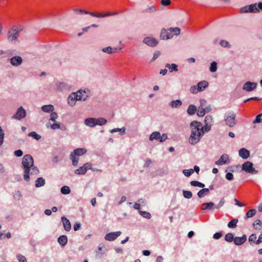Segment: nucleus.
Segmentation results:
<instances>
[{
    "mask_svg": "<svg viewBox=\"0 0 262 262\" xmlns=\"http://www.w3.org/2000/svg\"><path fill=\"white\" fill-rule=\"evenodd\" d=\"M21 163L24 171V178L25 181L27 182L30 181V175H35L39 173L38 169L34 165V160L31 155H25Z\"/></svg>",
    "mask_w": 262,
    "mask_h": 262,
    "instance_id": "1",
    "label": "nucleus"
},
{
    "mask_svg": "<svg viewBox=\"0 0 262 262\" xmlns=\"http://www.w3.org/2000/svg\"><path fill=\"white\" fill-rule=\"evenodd\" d=\"M190 127L191 133L189 138V143L191 145H195L200 141L204 135V132L202 130V124L199 121H193L190 123Z\"/></svg>",
    "mask_w": 262,
    "mask_h": 262,
    "instance_id": "2",
    "label": "nucleus"
},
{
    "mask_svg": "<svg viewBox=\"0 0 262 262\" xmlns=\"http://www.w3.org/2000/svg\"><path fill=\"white\" fill-rule=\"evenodd\" d=\"M22 29L14 27L11 28L7 33L8 40L13 43H16L19 42L18 37Z\"/></svg>",
    "mask_w": 262,
    "mask_h": 262,
    "instance_id": "3",
    "label": "nucleus"
},
{
    "mask_svg": "<svg viewBox=\"0 0 262 262\" xmlns=\"http://www.w3.org/2000/svg\"><path fill=\"white\" fill-rule=\"evenodd\" d=\"M236 115L233 112H228L225 114L226 124L229 127H233L236 124Z\"/></svg>",
    "mask_w": 262,
    "mask_h": 262,
    "instance_id": "4",
    "label": "nucleus"
},
{
    "mask_svg": "<svg viewBox=\"0 0 262 262\" xmlns=\"http://www.w3.org/2000/svg\"><path fill=\"white\" fill-rule=\"evenodd\" d=\"M241 13H258L259 12L258 9L257 7L256 4H252L249 5L245 6L242 7L240 9Z\"/></svg>",
    "mask_w": 262,
    "mask_h": 262,
    "instance_id": "5",
    "label": "nucleus"
},
{
    "mask_svg": "<svg viewBox=\"0 0 262 262\" xmlns=\"http://www.w3.org/2000/svg\"><path fill=\"white\" fill-rule=\"evenodd\" d=\"M253 164L250 161H247L242 165V170L245 171L246 172L251 174H256L258 171L253 167Z\"/></svg>",
    "mask_w": 262,
    "mask_h": 262,
    "instance_id": "6",
    "label": "nucleus"
},
{
    "mask_svg": "<svg viewBox=\"0 0 262 262\" xmlns=\"http://www.w3.org/2000/svg\"><path fill=\"white\" fill-rule=\"evenodd\" d=\"M26 116V112L25 109L22 107H19L16 111L15 114L12 117L13 119L21 120L24 118Z\"/></svg>",
    "mask_w": 262,
    "mask_h": 262,
    "instance_id": "7",
    "label": "nucleus"
},
{
    "mask_svg": "<svg viewBox=\"0 0 262 262\" xmlns=\"http://www.w3.org/2000/svg\"><path fill=\"white\" fill-rule=\"evenodd\" d=\"M75 94L77 100L85 101L89 97L88 93L85 91L79 90Z\"/></svg>",
    "mask_w": 262,
    "mask_h": 262,
    "instance_id": "8",
    "label": "nucleus"
},
{
    "mask_svg": "<svg viewBox=\"0 0 262 262\" xmlns=\"http://www.w3.org/2000/svg\"><path fill=\"white\" fill-rule=\"evenodd\" d=\"M230 163L229 155L227 154H223L220 158L215 162L217 165H223L224 164H228Z\"/></svg>",
    "mask_w": 262,
    "mask_h": 262,
    "instance_id": "9",
    "label": "nucleus"
},
{
    "mask_svg": "<svg viewBox=\"0 0 262 262\" xmlns=\"http://www.w3.org/2000/svg\"><path fill=\"white\" fill-rule=\"evenodd\" d=\"M257 83L247 81L243 86V89L247 92L252 91L256 89Z\"/></svg>",
    "mask_w": 262,
    "mask_h": 262,
    "instance_id": "10",
    "label": "nucleus"
},
{
    "mask_svg": "<svg viewBox=\"0 0 262 262\" xmlns=\"http://www.w3.org/2000/svg\"><path fill=\"white\" fill-rule=\"evenodd\" d=\"M121 234L120 231L110 232L107 233L105 236V239L106 241H112L117 238Z\"/></svg>",
    "mask_w": 262,
    "mask_h": 262,
    "instance_id": "11",
    "label": "nucleus"
},
{
    "mask_svg": "<svg viewBox=\"0 0 262 262\" xmlns=\"http://www.w3.org/2000/svg\"><path fill=\"white\" fill-rule=\"evenodd\" d=\"M143 42L150 47H155L158 44V41L155 38L150 37H145Z\"/></svg>",
    "mask_w": 262,
    "mask_h": 262,
    "instance_id": "12",
    "label": "nucleus"
},
{
    "mask_svg": "<svg viewBox=\"0 0 262 262\" xmlns=\"http://www.w3.org/2000/svg\"><path fill=\"white\" fill-rule=\"evenodd\" d=\"M23 62V59L19 56H15L10 59V63L14 67H18Z\"/></svg>",
    "mask_w": 262,
    "mask_h": 262,
    "instance_id": "13",
    "label": "nucleus"
},
{
    "mask_svg": "<svg viewBox=\"0 0 262 262\" xmlns=\"http://www.w3.org/2000/svg\"><path fill=\"white\" fill-rule=\"evenodd\" d=\"M160 37L161 39H168L171 38L173 37V35L169 32L168 30H166L165 29L163 28L161 30Z\"/></svg>",
    "mask_w": 262,
    "mask_h": 262,
    "instance_id": "14",
    "label": "nucleus"
},
{
    "mask_svg": "<svg viewBox=\"0 0 262 262\" xmlns=\"http://www.w3.org/2000/svg\"><path fill=\"white\" fill-rule=\"evenodd\" d=\"M61 221L64 230L67 231H69L71 229V225L69 220L65 216H62L61 217Z\"/></svg>",
    "mask_w": 262,
    "mask_h": 262,
    "instance_id": "15",
    "label": "nucleus"
},
{
    "mask_svg": "<svg viewBox=\"0 0 262 262\" xmlns=\"http://www.w3.org/2000/svg\"><path fill=\"white\" fill-rule=\"evenodd\" d=\"M85 14H90L91 15L94 16V17H98V18H100V17H106V16H111V15H117L118 14V13L117 12H114V13H105V14H95L94 13H93V12H85Z\"/></svg>",
    "mask_w": 262,
    "mask_h": 262,
    "instance_id": "16",
    "label": "nucleus"
},
{
    "mask_svg": "<svg viewBox=\"0 0 262 262\" xmlns=\"http://www.w3.org/2000/svg\"><path fill=\"white\" fill-rule=\"evenodd\" d=\"M247 240V237L245 235L242 237H235L234 239V243L235 245L239 246L244 244Z\"/></svg>",
    "mask_w": 262,
    "mask_h": 262,
    "instance_id": "17",
    "label": "nucleus"
},
{
    "mask_svg": "<svg viewBox=\"0 0 262 262\" xmlns=\"http://www.w3.org/2000/svg\"><path fill=\"white\" fill-rule=\"evenodd\" d=\"M239 155L243 159H247L250 156V151L245 148H242L239 150Z\"/></svg>",
    "mask_w": 262,
    "mask_h": 262,
    "instance_id": "18",
    "label": "nucleus"
},
{
    "mask_svg": "<svg viewBox=\"0 0 262 262\" xmlns=\"http://www.w3.org/2000/svg\"><path fill=\"white\" fill-rule=\"evenodd\" d=\"M76 96L75 93H72L70 94L68 98V104L72 106H73L75 105L76 101H77V99H76Z\"/></svg>",
    "mask_w": 262,
    "mask_h": 262,
    "instance_id": "19",
    "label": "nucleus"
},
{
    "mask_svg": "<svg viewBox=\"0 0 262 262\" xmlns=\"http://www.w3.org/2000/svg\"><path fill=\"white\" fill-rule=\"evenodd\" d=\"M96 121L95 118H88L84 120V123L90 127H93L96 125Z\"/></svg>",
    "mask_w": 262,
    "mask_h": 262,
    "instance_id": "20",
    "label": "nucleus"
},
{
    "mask_svg": "<svg viewBox=\"0 0 262 262\" xmlns=\"http://www.w3.org/2000/svg\"><path fill=\"white\" fill-rule=\"evenodd\" d=\"M208 82L206 80L200 81L198 83L197 85L199 89L198 90L200 91V92L203 91L208 86Z\"/></svg>",
    "mask_w": 262,
    "mask_h": 262,
    "instance_id": "21",
    "label": "nucleus"
},
{
    "mask_svg": "<svg viewBox=\"0 0 262 262\" xmlns=\"http://www.w3.org/2000/svg\"><path fill=\"white\" fill-rule=\"evenodd\" d=\"M58 243L62 246L64 247L68 243V237L66 235H61L58 238Z\"/></svg>",
    "mask_w": 262,
    "mask_h": 262,
    "instance_id": "22",
    "label": "nucleus"
},
{
    "mask_svg": "<svg viewBox=\"0 0 262 262\" xmlns=\"http://www.w3.org/2000/svg\"><path fill=\"white\" fill-rule=\"evenodd\" d=\"M71 86L66 82H60L57 86V89L59 91L69 90Z\"/></svg>",
    "mask_w": 262,
    "mask_h": 262,
    "instance_id": "23",
    "label": "nucleus"
},
{
    "mask_svg": "<svg viewBox=\"0 0 262 262\" xmlns=\"http://www.w3.org/2000/svg\"><path fill=\"white\" fill-rule=\"evenodd\" d=\"M90 165V163H85L83 166L75 170V172L77 174H83L86 172V166Z\"/></svg>",
    "mask_w": 262,
    "mask_h": 262,
    "instance_id": "24",
    "label": "nucleus"
},
{
    "mask_svg": "<svg viewBox=\"0 0 262 262\" xmlns=\"http://www.w3.org/2000/svg\"><path fill=\"white\" fill-rule=\"evenodd\" d=\"M86 152V150L85 148H80L75 149L72 153H73L75 156H80L84 155Z\"/></svg>",
    "mask_w": 262,
    "mask_h": 262,
    "instance_id": "25",
    "label": "nucleus"
},
{
    "mask_svg": "<svg viewBox=\"0 0 262 262\" xmlns=\"http://www.w3.org/2000/svg\"><path fill=\"white\" fill-rule=\"evenodd\" d=\"M209 193V189L208 188H203L200 190L198 192V196L199 198H202L204 197L206 195L208 194Z\"/></svg>",
    "mask_w": 262,
    "mask_h": 262,
    "instance_id": "26",
    "label": "nucleus"
},
{
    "mask_svg": "<svg viewBox=\"0 0 262 262\" xmlns=\"http://www.w3.org/2000/svg\"><path fill=\"white\" fill-rule=\"evenodd\" d=\"M117 48H112L111 47H107L102 49V51L108 54H113L117 52Z\"/></svg>",
    "mask_w": 262,
    "mask_h": 262,
    "instance_id": "27",
    "label": "nucleus"
},
{
    "mask_svg": "<svg viewBox=\"0 0 262 262\" xmlns=\"http://www.w3.org/2000/svg\"><path fill=\"white\" fill-rule=\"evenodd\" d=\"M41 110L46 113L52 112L54 110V106L51 104L45 105L41 107Z\"/></svg>",
    "mask_w": 262,
    "mask_h": 262,
    "instance_id": "28",
    "label": "nucleus"
},
{
    "mask_svg": "<svg viewBox=\"0 0 262 262\" xmlns=\"http://www.w3.org/2000/svg\"><path fill=\"white\" fill-rule=\"evenodd\" d=\"M160 137H161V134L159 132H153L149 137V140L152 141L154 140H160Z\"/></svg>",
    "mask_w": 262,
    "mask_h": 262,
    "instance_id": "29",
    "label": "nucleus"
},
{
    "mask_svg": "<svg viewBox=\"0 0 262 262\" xmlns=\"http://www.w3.org/2000/svg\"><path fill=\"white\" fill-rule=\"evenodd\" d=\"M182 104V101L180 100H176L171 101L169 106L172 108H177L180 106Z\"/></svg>",
    "mask_w": 262,
    "mask_h": 262,
    "instance_id": "30",
    "label": "nucleus"
},
{
    "mask_svg": "<svg viewBox=\"0 0 262 262\" xmlns=\"http://www.w3.org/2000/svg\"><path fill=\"white\" fill-rule=\"evenodd\" d=\"M196 111V106L193 104H191L188 106L187 112L189 115H192L195 114Z\"/></svg>",
    "mask_w": 262,
    "mask_h": 262,
    "instance_id": "31",
    "label": "nucleus"
},
{
    "mask_svg": "<svg viewBox=\"0 0 262 262\" xmlns=\"http://www.w3.org/2000/svg\"><path fill=\"white\" fill-rule=\"evenodd\" d=\"M45 184V180L42 177L38 178L35 181V186L40 187L43 186Z\"/></svg>",
    "mask_w": 262,
    "mask_h": 262,
    "instance_id": "32",
    "label": "nucleus"
},
{
    "mask_svg": "<svg viewBox=\"0 0 262 262\" xmlns=\"http://www.w3.org/2000/svg\"><path fill=\"white\" fill-rule=\"evenodd\" d=\"M168 31L170 33H171L173 35V36L174 35H178L180 33L181 29L178 27L170 28L168 29Z\"/></svg>",
    "mask_w": 262,
    "mask_h": 262,
    "instance_id": "33",
    "label": "nucleus"
},
{
    "mask_svg": "<svg viewBox=\"0 0 262 262\" xmlns=\"http://www.w3.org/2000/svg\"><path fill=\"white\" fill-rule=\"evenodd\" d=\"M165 67L170 70V72H172L173 71L177 72L178 71V66L175 63H172L171 64L167 63Z\"/></svg>",
    "mask_w": 262,
    "mask_h": 262,
    "instance_id": "34",
    "label": "nucleus"
},
{
    "mask_svg": "<svg viewBox=\"0 0 262 262\" xmlns=\"http://www.w3.org/2000/svg\"><path fill=\"white\" fill-rule=\"evenodd\" d=\"M238 220L237 219H234L229 222L228 224V227L230 228H235L236 227V224L237 223Z\"/></svg>",
    "mask_w": 262,
    "mask_h": 262,
    "instance_id": "35",
    "label": "nucleus"
},
{
    "mask_svg": "<svg viewBox=\"0 0 262 262\" xmlns=\"http://www.w3.org/2000/svg\"><path fill=\"white\" fill-rule=\"evenodd\" d=\"M205 124L212 125H213V118L211 115H207L205 118Z\"/></svg>",
    "mask_w": 262,
    "mask_h": 262,
    "instance_id": "36",
    "label": "nucleus"
},
{
    "mask_svg": "<svg viewBox=\"0 0 262 262\" xmlns=\"http://www.w3.org/2000/svg\"><path fill=\"white\" fill-rule=\"evenodd\" d=\"M60 191L63 194H68L71 192L70 187L67 186H64L61 187Z\"/></svg>",
    "mask_w": 262,
    "mask_h": 262,
    "instance_id": "37",
    "label": "nucleus"
},
{
    "mask_svg": "<svg viewBox=\"0 0 262 262\" xmlns=\"http://www.w3.org/2000/svg\"><path fill=\"white\" fill-rule=\"evenodd\" d=\"M96 125H104L107 122V120L104 118H99L98 119H96Z\"/></svg>",
    "mask_w": 262,
    "mask_h": 262,
    "instance_id": "38",
    "label": "nucleus"
},
{
    "mask_svg": "<svg viewBox=\"0 0 262 262\" xmlns=\"http://www.w3.org/2000/svg\"><path fill=\"white\" fill-rule=\"evenodd\" d=\"M234 235L232 233H227L225 236V241L228 242H231L233 241H234Z\"/></svg>",
    "mask_w": 262,
    "mask_h": 262,
    "instance_id": "39",
    "label": "nucleus"
},
{
    "mask_svg": "<svg viewBox=\"0 0 262 262\" xmlns=\"http://www.w3.org/2000/svg\"><path fill=\"white\" fill-rule=\"evenodd\" d=\"M256 210L254 209H252L249 210L246 214V219L251 217L253 216L256 213Z\"/></svg>",
    "mask_w": 262,
    "mask_h": 262,
    "instance_id": "40",
    "label": "nucleus"
},
{
    "mask_svg": "<svg viewBox=\"0 0 262 262\" xmlns=\"http://www.w3.org/2000/svg\"><path fill=\"white\" fill-rule=\"evenodd\" d=\"M70 158L72 161V164L74 166H76L78 164V159L74 155L73 153L70 155Z\"/></svg>",
    "mask_w": 262,
    "mask_h": 262,
    "instance_id": "41",
    "label": "nucleus"
},
{
    "mask_svg": "<svg viewBox=\"0 0 262 262\" xmlns=\"http://www.w3.org/2000/svg\"><path fill=\"white\" fill-rule=\"evenodd\" d=\"M183 194L185 198L189 199L192 198V193L190 191L183 190Z\"/></svg>",
    "mask_w": 262,
    "mask_h": 262,
    "instance_id": "42",
    "label": "nucleus"
},
{
    "mask_svg": "<svg viewBox=\"0 0 262 262\" xmlns=\"http://www.w3.org/2000/svg\"><path fill=\"white\" fill-rule=\"evenodd\" d=\"M255 229H260L261 227V222L259 220H256L253 224Z\"/></svg>",
    "mask_w": 262,
    "mask_h": 262,
    "instance_id": "43",
    "label": "nucleus"
},
{
    "mask_svg": "<svg viewBox=\"0 0 262 262\" xmlns=\"http://www.w3.org/2000/svg\"><path fill=\"white\" fill-rule=\"evenodd\" d=\"M209 70L211 72H215L217 70V63L215 61L211 62Z\"/></svg>",
    "mask_w": 262,
    "mask_h": 262,
    "instance_id": "44",
    "label": "nucleus"
},
{
    "mask_svg": "<svg viewBox=\"0 0 262 262\" xmlns=\"http://www.w3.org/2000/svg\"><path fill=\"white\" fill-rule=\"evenodd\" d=\"M117 132H120L121 134L122 135H124L125 133V128L124 127H123L122 128H114L111 130V133H115Z\"/></svg>",
    "mask_w": 262,
    "mask_h": 262,
    "instance_id": "45",
    "label": "nucleus"
},
{
    "mask_svg": "<svg viewBox=\"0 0 262 262\" xmlns=\"http://www.w3.org/2000/svg\"><path fill=\"white\" fill-rule=\"evenodd\" d=\"M194 172V170L193 169H184L183 170V173L186 177L190 176Z\"/></svg>",
    "mask_w": 262,
    "mask_h": 262,
    "instance_id": "46",
    "label": "nucleus"
},
{
    "mask_svg": "<svg viewBox=\"0 0 262 262\" xmlns=\"http://www.w3.org/2000/svg\"><path fill=\"white\" fill-rule=\"evenodd\" d=\"M28 136L32 137L37 140H39L41 138V136L37 134L35 132H32L28 134Z\"/></svg>",
    "mask_w": 262,
    "mask_h": 262,
    "instance_id": "47",
    "label": "nucleus"
},
{
    "mask_svg": "<svg viewBox=\"0 0 262 262\" xmlns=\"http://www.w3.org/2000/svg\"><path fill=\"white\" fill-rule=\"evenodd\" d=\"M205 114V111L204 107L199 106L197 115L199 117H203Z\"/></svg>",
    "mask_w": 262,
    "mask_h": 262,
    "instance_id": "48",
    "label": "nucleus"
},
{
    "mask_svg": "<svg viewBox=\"0 0 262 262\" xmlns=\"http://www.w3.org/2000/svg\"><path fill=\"white\" fill-rule=\"evenodd\" d=\"M206 208L207 210H212L213 207L215 206V204L213 202L206 203Z\"/></svg>",
    "mask_w": 262,
    "mask_h": 262,
    "instance_id": "49",
    "label": "nucleus"
},
{
    "mask_svg": "<svg viewBox=\"0 0 262 262\" xmlns=\"http://www.w3.org/2000/svg\"><path fill=\"white\" fill-rule=\"evenodd\" d=\"M139 212H140V215L141 216H142L143 217L148 219L151 217L150 214L148 212L140 211Z\"/></svg>",
    "mask_w": 262,
    "mask_h": 262,
    "instance_id": "50",
    "label": "nucleus"
},
{
    "mask_svg": "<svg viewBox=\"0 0 262 262\" xmlns=\"http://www.w3.org/2000/svg\"><path fill=\"white\" fill-rule=\"evenodd\" d=\"M16 257L19 262H27L26 257L20 254H17Z\"/></svg>",
    "mask_w": 262,
    "mask_h": 262,
    "instance_id": "51",
    "label": "nucleus"
},
{
    "mask_svg": "<svg viewBox=\"0 0 262 262\" xmlns=\"http://www.w3.org/2000/svg\"><path fill=\"white\" fill-rule=\"evenodd\" d=\"M220 44L222 47H224V48H230V45L229 44V43L227 41H226L224 40H221Z\"/></svg>",
    "mask_w": 262,
    "mask_h": 262,
    "instance_id": "52",
    "label": "nucleus"
},
{
    "mask_svg": "<svg viewBox=\"0 0 262 262\" xmlns=\"http://www.w3.org/2000/svg\"><path fill=\"white\" fill-rule=\"evenodd\" d=\"M262 116V113L259 114L258 115L256 118L253 121V123H258L262 122V119L260 118V117Z\"/></svg>",
    "mask_w": 262,
    "mask_h": 262,
    "instance_id": "53",
    "label": "nucleus"
},
{
    "mask_svg": "<svg viewBox=\"0 0 262 262\" xmlns=\"http://www.w3.org/2000/svg\"><path fill=\"white\" fill-rule=\"evenodd\" d=\"M50 116L51 117L50 120H51L54 122L55 121L56 119L58 118L57 114L56 112H51Z\"/></svg>",
    "mask_w": 262,
    "mask_h": 262,
    "instance_id": "54",
    "label": "nucleus"
},
{
    "mask_svg": "<svg viewBox=\"0 0 262 262\" xmlns=\"http://www.w3.org/2000/svg\"><path fill=\"white\" fill-rule=\"evenodd\" d=\"M212 125L205 124L204 126L202 125V130L205 132H208L210 130Z\"/></svg>",
    "mask_w": 262,
    "mask_h": 262,
    "instance_id": "55",
    "label": "nucleus"
},
{
    "mask_svg": "<svg viewBox=\"0 0 262 262\" xmlns=\"http://www.w3.org/2000/svg\"><path fill=\"white\" fill-rule=\"evenodd\" d=\"M198 86H192L190 89V92L192 94H196L200 91L198 90Z\"/></svg>",
    "mask_w": 262,
    "mask_h": 262,
    "instance_id": "56",
    "label": "nucleus"
},
{
    "mask_svg": "<svg viewBox=\"0 0 262 262\" xmlns=\"http://www.w3.org/2000/svg\"><path fill=\"white\" fill-rule=\"evenodd\" d=\"M225 202V199L224 198H222L220 200V201L219 203V204L216 206V207H215L216 208L218 209L221 208L224 205Z\"/></svg>",
    "mask_w": 262,
    "mask_h": 262,
    "instance_id": "57",
    "label": "nucleus"
},
{
    "mask_svg": "<svg viewBox=\"0 0 262 262\" xmlns=\"http://www.w3.org/2000/svg\"><path fill=\"white\" fill-rule=\"evenodd\" d=\"M21 195L20 191H17L15 192L14 195H13V198L15 200H19L20 198L21 197Z\"/></svg>",
    "mask_w": 262,
    "mask_h": 262,
    "instance_id": "58",
    "label": "nucleus"
},
{
    "mask_svg": "<svg viewBox=\"0 0 262 262\" xmlns=\"http://www.w3.org/2000/svg\"><path fill=\"white\" fill-rule=\"evenodd\" d=\"M14 154L16 157H20L23 156V152L22 150L18 149V150H15L14 152Z\"/></svg>",
    "mask_w": 262,
    "mask_h": 262,
    "instance_id": "59",
    "label": "nucleus"
},
{
    "mask_svg": "<svg viewBox=\"0 0 262 262\" xmlns=\"http://www.w3.org/2000/svg\"><path fill=\"white\" fill-rule=\"evenodd\" d=\"M160 55V52L159 51H156L154 54V56L151 59V61H155Z\"/></svg>",
    "mask_w": 262,
    "mask_h": 262,
    "instance_id": "60",
    "label": "nucleus"
},
{
    "mask_svg": "<svg viewBox=\"0 0 262 262\" xmlns=\"http://www.w3.org/2000/svg\"><path fill=\"white\" fill-rule=\"evenodd\" d=\"M222 236V233L220 232H216L215 234H214L213 237L214 239H217L220 238Z\"/></svg>",
    "mask_w": 262,
    "mask_h": 262,
    "instance_id": "61",
    "label": "nucleus"
},
{
    "mask_svg": "<svg viewBox=\"0 0 262 262\" xmlns=\"http://www.w3.org/2000/svg\"><path fill=\"white\" fill-rule=\"evenodd\" d=\"M226 178L229 181L232 180L233 179V175L231 172H228L226 175Z\"/></svg>",
    "mask_w": 262,
    "mask_h": 262,
    "instance_id": "62",
    "label": "nucleus"
},
{
    "mask_svg": "<svg viewBox=\"0 0 262 262\" xmlns=\"http://www.w3.org/2000/svg\"><path fill=\"white\" fill-rule=\"evenodd\" d=\"M51 128L52 129H56L60 128V124L58 123H55L51 125Z\"/></svg>",
    "mask_w": 262,
    "mask_h": 262,
    "instance_id": "63",
    "label": "nucleus"
},
{
    "mask_svg": "<svg viewBox=\"0 0 262 262\" xmlns=\"http://www.w3.org/2000/svg\"><path fill=\"white\" fill-rule=\"evenodd\" d=\"M200 102V105L199 106L201 107H205L207 104V101L204 99H201Z\"/></svg>",
    "mask_w": 262,
    "mask_h": 262,
    "instance_id": "64",
    "label": "nucleus"
}]
</instances>
